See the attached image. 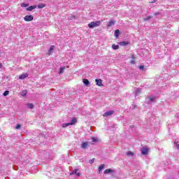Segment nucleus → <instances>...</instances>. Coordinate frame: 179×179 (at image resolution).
I'll use <instances>...</instances> for the list:
<instances>
[{
	"label": "nucleus",
	"mask_w": 179,
	"mask_h": 179,
	"mask_svg": "<svg viewBox=\"0 0 179 179\" xmlns=\"http://www.w3.org/2000/svg\"><path fill=\"white\" fill-rule=\"evenodd\" d=\"M119 36H120V30L119 29H116L115 31V37L118 38Z\"/></svg>",
	"instance_id": "20"
},
{
	"label": "nucleus",
	"mask_w": 179,
	"mask_h": 179,
	"mask_svg": "<svg viewBox=\"0 0 179 179\" xmlns=\"http://www.w3.org/2000/svg\"><path fill=\"white\" fill-rule=\"evenodd\" d=\"M149 152V149H148V148L146 147H143L141 148V154L143 155V156H146V155H148V152Z\"/></svg>",
	"instance_id": "4"
},
{
	"label": "nucleus",
	"mask_w": 179,
	"mask_h": 179,
	"mask_svg": "<svg viewBox=\"0 0 179 179\" xmlns=\"http://www.w3.org/2000/svg\"><path fill=\"white\" fill-rule=\"evenodd\" d=\"M131 64H135V60H131Z\"/></svg>",
	"instance_id": "36"
},
{
	"label": "nucleus",
	"mask_w": 179,
	"mask_h": 179,
	"mask_svg": "<svg viewBox=\"0 0 179 179\" xmlns=\"http://www.w3.org/2000/svg\"><path fill=\"white\" fill-rule=\"evenodd\" d=\"M144 69V66H140V67H139V69Z\"/></svg>",
	"instance_id": "34"
},
{
	"label": "nucleus",
	"mask_w": 179,
	"mask_h": 179,
	"mask_svg": "<svg viewBox=\"0 0 179 179\" xmlns=\"http://www.w3.org/2000/svg\"><path fill=\"white\" fill-rule=\"evenodd\" d=\"M141 92H142V90H141V88H137V89L135 90V94H136V96H138V94H139Z\"/></svg>",
	"instance_id": "19"
},
{
	"label": "nucleus",
	"mask_w": 179,
	"mask_h": 179,
	"mask_svg": "<svg viewBox=\"0 0 179 179\" xmlns=\"http://www.w3.org/2000/svg\"><path fill=\"white\" fill-rule=\"evenodd\" d=\"M69 68V66H61L60 67V69H59V74H62L64 73V71H65V69Z\"/></svg>",
	"instance_id": "8"
},
{
	"label": "nucleus",
	"mask_w": 179,
	"mask_h": 179,
	"mask_svg": "<svg viewBox=\"0 0 179 179\" xmlns=\"http://www.w3.org/2000/svg\"><path fill=\"white\" fill-rule=\"evenodd\" d=\"M74 124H76V118H73L71 120V122L69 123H63L62 124V128H66L67 127H69L70 125H73Z\"/></svg>",
	"instance_id": "2"
},
{
	"label": "nucleus",
	"mask_w": 179,
	"mask_h": 179,
	"mask_svg": "<svg viewBox=\"0 0 179 179\" xmlns=\"http://www.w3.org/2000/svg\"><path fill=\"white\" fill-rule=\"evenodd\" d=\"M155 96H150L147 99V101L148 103H152L153 101H155Z\"/></svg>",
	"instance_id": "13"
},
{
	"label": "nucleus",
	"mask_w": 179,
	"mask_h": 179,
	"mask_svg": "<svg viewBox=\"0 0 179 179\" xmlns=\"http://www.w3.org/2000/svg\"><path fill=\"white\" fill-rule=\"evenodd\" d=\"M0 68H2V64L0 63Z\"/></svg>",
	"instance_id": "38"
},
{
	"label": "nucleus",
	"mask_w": 179,
	"mask_h": 179,
	"mask_svg": "<svg viewBox=\"0 0 179 179\" xmlns=\"http://www.w3.org/2000/svg\"><path fill=\"white\" fill-rule=\"evenodd\" d=\"M74 19H76V16H75V15H71V16H70V17H69V20H73Z\"/></svg>",
	"instance_id": "27"
},
{
	"label": "nucleus",
	"mask_w": 179,
	"mask_h": 179,
	"mask_svg": "<svg viewBox=\"0 0 179 179\" xmlns=\"http://www.w3.org/2000/svg\"><path fill=\"white\" fill-rule=\"evenodd\" d=\"M113 169H108L104 171V174H110V173H113Z\"/></svg>",
	"instance_id": "18"
},
{
	"label": "nucleus",
	"mask_w": 179,
	"mask_h": 179,
	"mask_svg": "<svg viewBox=\"0 0 179 179\" xmlns=\"http://www.w3.org/2000/svg\"><path fill=\"white\" fill-rule=\"evenodd\" d=\"M101 24V22L100 21L92 22L88 24V27L90 29H94V27H98V26H100Z\"/></svg>",
	"instance_id": "1"
},
{
	"label": "nucleus",
	"mask_w": 179,
	"mask_h": 179,
	"mask_svg": "<svg viewBox=\"0 0 179 179\" xmlns=\"http://www.w3.org/2000/svg\"><path fill=\"white\" fill-rule=\"evenodd\" d=\"M33 19H34V17H33V15H26L24 17V20L25 22H31V20H33Z\"/></svg>",
	"instance_id": "5"
},
{
	"label": "nucleus",
	"mask_w": 179,
	"mask_h": 179,
	"mask_svg": "<svg viewBox=\"0 0 179 179\" xmlns=\"http://www.w3.org/2000/svg\"><path fill=\"white\" fill-rule=\"evenodd\" d=\"M21 6H22V8H27V6H29V4L22 3L21 4Z\"/></svg>",
	"instance_id": "25"
},
{
	"label": "nucleus",
	"mask_w": 179,
	"mask_h": 179,
	"mask_svg": "<svg viewBox=\"0 0 179 179\" xmlns=\"http://www.w3.org/2000/svg\"><path fill=\"white\" fill-rule=\"evenodd\" d=\"M114 24H115V20H111L108 22L107 27H111V26H114Z\"/></svg>",
	"instance_id": "10"
},
{
	"label": "nucleus",
	"mask_w": 179,
	"mask_h": 179,
	"mask_svg": "<svg viewBox=\"0 0 179 179\" xmlns=\"http://www.w3.org/2000/svg\"><path fill=\"white\" fill-rule=\"evenodd\" d=\"M27 107L31 109L34 108V105H33V103H28Z\"/></svg>",
	"instance_id": "24"
},
{
	"label": "nucleus",
	"mask_w": 179,
	"mask_h": 179,
	"mask_svg": "<svg viewBox=\"0 0 179 179\" xmlns=\"http://www.w3.org/2000/svg\"><path fill=\"white\" fill-rule=\"evenodd\" d=\"M113 114H114V110H109L107 111L106 113H105L103 114L104 117H110V115H113Z\"/></svg>",
	"instance_id": "7"
},
{
	"label": "nucleus",
	"mask_w": 179,
	"mask_h": 179,
	"mask_svg": "<svg viewBox=\"0 0 179 179\" xmlns=\"http://www.w3.org/2000/svg\"><path fill=\"white\" fill-rule=\"evenodd\" d=\"M26 94H27V91H23L22 93V97H24V96H26Z\"/></svg>",
	"instance_id": "28"
},
{
	"label": "nucleus",
	"mask_w": 179,
	"mask_h": 179,
	"mask_svg": "<svg viewBox=\"0 0 179 179\" xmlns=\"http://www.w3.org/2000/svg\"><path fill=\"white\" fill-rule=\"evenodd\" d=\"M91 139H92V142H97V138H96V137H92Z\"/></svg>",
	"instance_id": "29"
},
{
	"label": "nucleus",
	"mask_w": 179,
	"mask_h": 179,
	"mask_svg": "<svg viewBox=\"0 0 179 179\" xmlns=\"http://www.w3.org/2000/svg\"><path fill=\"white\" fill-rule=\"evenodd\" d=\"M131 58L134 59V55L131 56Z\"/></svg>",
	"instance_id": "39"
},
{
	"label": "nucleus",
	"mask_w": 179,
	"mask_h": 179,
	"mask_svg": "<svg viewBox=\"0 0 179 179\" xmlns=\"http://www.w3.org/2000/svg\"><path fill=\"white\" fill-rule=\"evenodd\" d=\"M131 128H134V126H131Z\"/></svg>",
	"instance_id": "40"
},
{
	"label": "nucleus",
	"mask_w": 179,
	"mask_h": 179,
	"mask_svg": "<svg viewBox=\"0 0 179 179\" xmlns=\"http://www.w3.org/2000/svg\"><path fill=\"white\" fill-rule=\"evenodd\" d=\"M15 128H16V129H20V124H17Z\"/></svg>",
	"instance_id": "32"
},
{
	"label": "nucleus",
	"mask_w": 179,
	"mask_h": 179,
	"mask_svg": "<svg viewBox=\"0 0 179 179\" xmlns=\"http://www.w3.org/2000/svg\"><path fill=\"white\" fill-rule=\"evenodd\" d=\"M156 2V0H153L152 1H150V3H155Z\"/></svg>",
	"instance_id": "33"
},
{
	"label": "nucleus",
	"mask_w": 179,
	"mask_h": 179,
	"mask_svg": "<svg viewBox=\"0 0 179 179\" xmlns=\"http://www.w3.org/2000/svg\"><path fill=\"white\" fill-rule=\"evenodd\" d=\"M8 94H9V91H5L3 96H8Z\"/></svg>",
	"instance_id": "30"
},
{
	"label": "nucleus",
	"mask_w": 179,
	"mask_h": 179,
	"mask_svg": "<svg viewBox=\"0 0 179 179\" xmlns=\"http://www.w3.org/2000/svg\"><path fill=\"white\" fill-rule=\"evenodd\" d=\"M176 149H179V144L176 145Z\"/></svg>",
	"instance_id": "37"
},
{
	"label": "nucleus",
	"mask_w": 179,
	"mask_h": 179,
	"mask_svg": "<svg viewBox=\"0 0 179 179\" xmlns=\"http://www.w3.org/2000/svg\"><path fill=\"white\" fill-rule=\"evenodd\" d=\"M36 8H37V5L30 6L29 7L27 8V10L28 12H31V10H33V9H36Z\"/></svg>",
	"instance_id": "9"
},
{
	"label": "nucleus",
	"mask_w": 179,
	"mask_h": 179,
	"mask_svg": "<svg viewBox=\"0 0 179 179\" xmlns=\"http://www.w3.org/2000/svg\"><path fill=\"white\" fill-rule=\"evenodd\" d=\"M154 15H155V16H157V15H159V13H155Z\"/></svg>",
	"instance_id": "35"
},
{
	"label": "nucleus",
	"mask_w": 179,
	"mask_h": 179,
	"mask_svg": "<svg viewBox=\"0 0 179 179\" xmlns=\"http://www.w3.org/2000/svg\"><path fill=\"white\" fill-rule=\"evenodd\" d=\"M127 155L132 157V156H134V152H127Z\"/></svg>",
	"instance_id": "26"
},
{
	"label": "nucleus",
	"mask_w": 179,
	"mask_h": 179,
	"mask_svg": "<svg viewBox=\"0 0 179 179\" xmlns=\"http://www.w3.org/2000/svg\"><path fill=\"white\" fill-rule=\"evenodd\" d=\"M54 48H55V46H54V45H52V46L50 47V48L49 50H48V55H51L52 51H54Z\"/></svg>",
	"instance_id": "16"
},
{
	"label": "nucleus",
	"mask_w": 179,
	"mask_h": 179,
	"mask_svg": "<svg viewBox=\"0 0 179 179\" xmlns=\"http://www.w3.org/2000/svg\"><path fill=\"white\" fill-rule=\"evenodd\" d=\"M38 7V9H43V8H45V4L41 3L36 6V8Z\"/></svg>",
	"instance_id": "15"
},
{
	"label": "nucleus",
	"mask_w": 179,
	"mask_h": 179,
	"mask_svg": "<svg viewBox=\"0 0 179 179\" xmlns=\"http://www.w3.org/2000/svg\"><path fill=\"white\" fill-rule=\"evenodd\" d=\"M128 44H129V43L127 42V41H122V42L119 43L120 45H123V46L128 45Z\"/></svg>",
	"instance_id": "17"
},
{
	"label": "nucleus",
	"mask_w": 179,
	"mask_h": 179,
	"mask_svg": "<svg viewBox=\"0 0 179 179\" xmlns=\"http://www.w3.org/2000/svg\"><path fill=\"white\" fill-rule=\"evenodd\" d=\"M28 76H29V74H27V73H22V75H20L19 76V79H21V80L26 79V78H27Z\"/></svg>",
	"instance_id": "12"
},
{
	"label": "nucleus",
	"mask_w": 179,
	"mask_h": 179,
	"mask_svg": "<svg viewBox=\"0 0 179 179\" xmlns=\"http://www.w3.org/2000/svg\"><path fill=\"white\" fill-rule=\"evenodd\" d=\"M87 146H89V143L88 142H83L82 144H81V148L83 149H87Z\"/></svg>",
	"instance_id": "11"
},
{
	"label": "nucleus",
	"mask_w": 179,
	"mask_h": 179,
	"mask_svg": "<svg viewBox=\"0 0 179 179\" xmlns=\"http://www.w3.org/2000/svg\"><path fill=\"white\" fill-rule=\"evenodd\" d=\"M152 17H152V16H148L147 17L143 18V21L144 22H148V20H150V19H152Z\"/></svg>",
	"instance_id": "23"
},
{
	"label": "nucleus",
	"mask_w": 179,
	"mask_h": 179,
	"mask_svg": "<svg viewBox=\"0 0 179 179\" xmlns=\"http://www.w3.org/2000/svg\"><path fill=\"white\" fill-rule=\"evenodd\" d=\"M39 1H41V0H39Z\"/></svg>",
	"instance_id": "41"
},
{
	"label": "nucleus",
	"mask_w": 179,
	"mask_h": 179,
	"mask_svg": "<svg viewBox=\"0 0 179 179\" xmlns=\"http://www.w3.org/2000/svg\"><path fill=\"white\" fill-rule=\"evenodd\" d=\"M105 165L104 164H101L99 169H98V171L99 173H100V171H101V170L104 169Z\"/></svg>",
	"instance_id": "22"
},
{
	"label": "nucleus",
	"mask_w": 179,
	"mask_h": 179,
	"mask_svg": "<svg viewBox=\"0 0 179 179\" xmlns=\"http://www.w3.org/2000/svg\"><path fill=\"white\" fill-rule=\"evenodd\" d=\"M112 48L113 50H118V48H120V45L113 44L112 45Z\"/></svg>",
	"instance_id": "21"
},
{
	"label": "nucleus",
	"mask_w": 179,
	"mask_h": 179,
	"mask_svg": "<svg viewBox=\"0 0 179 179\" xmlns=\"http://www.w3.org/2000/svg\"><path fill=\"white\" fill-rule=\"evenodd\" d=\"M83 82L85 86H89V85H90V82H89V80L87 79H83Z\"/></svg>",
	"instance_id": "14"
},
{
	"label": "nucleus",
	"mask_w": 179,
	"mask_h": 179,
	"mask_svg": "<svg viewBox=\"0 0 179 179\" xmlns=\"http://www.w3.org/2000/svg\"><path fill=\"white\" fill-rule=\"evenodd\" d=\"M95 82H96V85H97V86H99V87L103 86V80L96 79Z\"/></svg>",
	"instance_id": "6"
},
{
	"label": "nucleus",
	"mask_w": 179,
	"mask_h": 179,
	"mask_svg": "<svg viewBox=\"0 0 179 179\" xmlns=\"http://www.w3.org/2000/svg\"><path fill=\"white\" fill-rule=\"evenodd\" d=\"M82 173L79 172V169H74L71 173L70 176H77V177H80Z\"/></svg>",
	"instance_id": "3"
},
{
	"label": "nucleus",
	"mask_w": 179,
	"mask_h": 179,
	"mask_svg": "<svg viewBox=\"0 0 179 179\" xmlns=\"http://www.w3.org/2000/svg\"><path fill=\"white\" fill-rule=\"evenodd\" d=\"M89 162H90V164H93V163H94V158L90 159V160L89 161Z\"/></svg>",
	"instance_id": "31"
}]
</instances>
